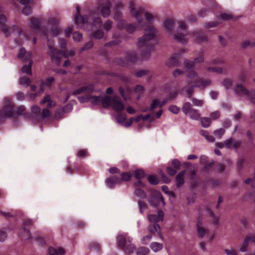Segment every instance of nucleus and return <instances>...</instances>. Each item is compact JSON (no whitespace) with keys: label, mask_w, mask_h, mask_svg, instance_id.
Masks as SVG:
<instances>
[{"label":"nucleus","mask_w":255,"mask_h":255,"mask_svg":"<svg viewBox=\"0 0 255 255\" xmlns=\"http://www.w3.org/2000/svg\"><path fill=\"white\" fill-rule=\"evenodd\" d=\"M134 2L133 0L129 1V11L132 17L134 18L140 24L141 28L146 32L142 37L138 39L136 43L138 48H143V54L142 58H146L148 54L149 49L152 47L151 41L155 38L156 30L152 24L155 19V16L152 13L144 10L142 8L134 7Z\"/></svg>","instance_id":"1"},{"label":"nucleus","mask_w":255,"mask_h":255,"mask_svg":"<svg viewBox=\"0 0 255 255\" xmlns=\"http://www.w3.org/2000/svg\"><path fill=\"white\" fill-rule=\"evenodd\" d=\"M178 26L176 33H173L174 21L171 19H167L164 22V26L165 30L170 34L173 35V38L176 41L184 44L188 42L186 36L190 33L187 30V26L185 23L182 21H178Z\"/></svg>","instance_id":"2"},{"label":"nucleus","mask_w":255,"mask_h":255,"mask_svg":"<svg viewBox=\"0 0 255 255\" xmlns=\"http://www.w3.org/2000/svg\"><path fill=\"white\" fill-rule=\"evenodd\" d=\"M45 36L47 37L48 40V47L47 51L48 54L51 57L52 61L54 62L57 66L61 64L60 59L61 56H63L65 58L71 57L75 54L74 51L70 50L67 52H60L55 49L54 47V42L53 41H50L48 39L49 36L47 33H45Z\"/></svg>","instance_id":"3"},{"label":"nucleus","mask_w":255,"mask_h":255,"mask_svg":"<svg viewBox=\"0 0 255 255\" xmlns=\"http://www.w3.org/2000/svg\"><path fill=\"white\" fill-rule=\"evenodd\" d=\"M132 240L127 234H119L117 238V242L119 247L124 248L125 252L131 253L135 250V246L131 243Z\"/></svg>","instance_id":"4"},{"label":"nucleus","mask_w":255,"mask_h":255,"mask_svg":"<svg viewBox=\"0 0 255 255\" xmlns=\"http://www.w3.org/2000/svg\"><path fill=\"white\" fill-rule=\"evenodd\" d=\"M235 93L239 97L248 99L252 103H255V92L248 91L242 85L238 84L234 88Z\"/></svg>","instance_id":"5"},{"label":"nucleus","mask_w":255,"mask_h":255,"mask_svg":"<svg viewBox=\"0 0 255 255\" xmlns=\"http://www.w3.org/2000/svg\"><path fill=\"white\" fill-rule=\"evenodd\" d=\"M7 18L5 15L3 14H0V25L2 32L7 37L10 36L11 32L14 33L17 35L21 34V32L18 30L17 27L15 25H12L8 28L6 25Z\"/></svg>","instance_id":"6"},{"label":"nucleus","mask_w":255,"mask_h":255,"mask_svg":"<svg viewBox=\"0 0 255 255\" xmlns=\"http://www.w3.org/2000/svg\"><path fill=\"white\" fill-rule=\"evenodd\" d=\"M104 108L110 106L114 110L120 112L124 110L125 106L122 102L117 97H107L104 100Z\"/></svg>","instance_id":"7"},{"label":"nucleus","mask_w":255,"mask_h":255,"mask_svg":"<svg viewBox=\"0 0 255 255\" xmlns=\"http://www.w3.org/2000/svg\"><path fill=\"white\" fill-rule=\"evenodd\" d=\"M160 202L163 205H165V203L161 193L158 191L154 192L149 199L150 205L153 207H157L160 204Z\"/></svg>","instance_id":"8"},{"label":"nucleus","mask_w":255,"mask_h":255,"mask_svg":"<svg viewBox=\"0 0 255 255\" xmlns=\"http://www.w3.org/2000/svg\"><path fill=\"white\" fill-rule=\"evenodd\" d=\"M76 13L75 14V20L76 23L80 27H82L85 25L88 24V18L85 16H79L80 12V7L78 5L76 6Z\"/></svg>","instance_id":"9"},{"label":"nucleus","mask_w":255,"mask_h":255,"mask_svg":"<svg viewBox=\"0 0 255 255\" xmlns=\"http://www.w3.org/2000/svg\"><path fill=\"white\" fill-rule=\"evenodd\" d=\"M10 99L5 98L4 101L7 102V104L3 107L1 111V115L2 116H5L10 117L13 114V105L11 102Z\"/></svg>","instance_id":"10"},{"label":"nucleus","mask_w":255,"mask_h":255,"mask_svg":"<svg viewBox=\"0 0 255 255\" xmlns=\"http://www.w3.org/2000/svg\"><path fill=\"white\" fill-rule=\"evenodd\" d=\"M20 3L24 5L22 9V13L25 15H28L32 12V8L29 4H33L32 0H18Z\"/></svg>","instance_id":"11"},{"label":"nucleus","mask_w":255,"mask_h":255,"mask_svg":"<svg viewBox=\"0 0 255 255\" xmlns=\"http://www.w3.org/2000/svg\"><path fill=\"white\" fill-rule=\"evenodd\" d=\"M110 1L107 0L104 3L101 4L100 6L98 7V9L100 10L103 17H107L110 15Z\"/></svg>","instance_id":"12"},{"label":"nucleus","mask_w":255,"mask_h":255,"mask_svg":"<svg viewBox=\"0 0 255 255\" xmlns=\"http://www.w3.org/2000/svg\"><path fill=\"white\" fill-rule=\"evenodd\" d=\"M187 70H189L187 72L186 76L187 78V82L189 84H194V85L196 84V82L198 81V75L197 72L191 70L190 69H187Z\"/></svg>","instance_id":"13"},{"label":"nucleus","mask_w":255,"mask_h":255,"mask_svg":"<svg viewBox=\"0 0 255 255\" xmlns=\"http://www.w3.org/2000/svg\"><path fill=\"white\" fill-rule=\"evenodd\" d=\"M150 222L156 223L159 221H162L164 218L163 212L159 210L157 212V214H150L147 217Z\"/></svg>","instance_id":"14"},{"label":"nucleus","mask_w":255,"mask_h":255,"mask_svg":"<svg viewBox=\"0 0 255 255\" xmlns=\"http://www.w3.org/2000/svg\"><path fill=\"white\" fill-rule=\"evenodd\" d=\"M144 172L141 169H137L134 171V177L138 180L137 182L134 183V186L136 187L138 185L144 186L143 183L141 182V179L144 177Z\"/></svg>","instance_id":"15"},{"label":"nucleus","mask_w":255,"mask_h":255,"mask_svg":"<svg viewBox=\"0 0 255 255\" xmlns=\"http://www.w3.org/2000/svg\"><path fill=\"white\" fill-rule=\"evenodd\" d=\"M107 98V96H90V101L93 105L101 104L104 107V100Z\"/></svg>","instance_id":"16"},{"label":"nucleus","mask_w":255,"mask_h":255,"mask_svg":"<svg viewBox=\"0 0 255 255\" xmlns=\"http://www.w3.org/2000/svg\"><path fill=\"white\" fill-rule=\"evenodd\" d=\"M66 251L61 247H50L48 249L49 255H64Z\"/></svg>","instance_id":"17"},{"label":"nucleus","mask_w":255,"mask_h":255,"mask_svg":"<svg viewBox=\"0 0 255 255\" xmlns=\"http://www.w3.org/2000/svg\"><path fill=\"white\" fill-rule=\"evenodd\" d=\"M204 60V57L201 56L197 58H196L194 61L190 62V61H186L184 62V67L185 69H190L195 67V64L197 63H201L203 62Z\"/></svg>","instance_id":"18"},{"label":"nucleus","mask_w":255,"mask_h":255,"mask_svg":"<svg viewBox=\"0 0 255 255\" xmlns=\"http://www.w3.org/2000/svg\"><path fill=\"white\" fill-rule=\"evenodd\" d=\"M94 90L92 85H88L87 86L82 87L75 91H74L72 94L74 95H79L82 93H89V92L93 91Z\"/></svg>","instance_id":"19"},{"label":"nucleus","mask_w":255,"mask_h":255,"mask_svg":"<svg viewBox=\"0 0 255 255\" xmlns=\"http://www.w3.org/2000/svg\"><path fill=\"white\" fill-rule=\"evenodd\" d=\"M107 186L110 188H113L115 185L121 184V180L118 177L113 176L106 180Z\"/></svg>","instance_id":"20"},{"label":"nucleus","mask_w":255,"mask_h":255,"mask_svg":"<svg viewBox=\"0 0 255 255\" xmlns=\"http://www.w3.org/2000/svg\"><path fill=\"white\" fill-rule=\"evenodd\" d=\"M211 81L209 79H200L196 82L195 86L201 89H204L211 84Z\"/></svg>","instance_id":"21"},{"label":"nucleus","mask_w":255,"mask_h":255,"mask_svg":"<svg viewBox=\"0 0 255 255\" xmlns=\"http://www.w3.org/2000/svg\"><path fill=\"white\" fill-rule=\"evenodd\" d=\"M31 56V54L30 52L26 51L24 48H21L19 50V54L17 57L20 59H22L24 60H28Z\"/></svg>","instance_id":"22"},{"label":"nucleus","mask_w":255,"mask_h":255,"mask_svg":"<svg viewBox=\"0 0 255 255\" xmlns=\"http://www.w3.org/2000/svg\"><path fill=\"white\" fill-rule=\"evenodd\" d=\"M195 87H196L195 86V85L190 87H184L181 90V94L183 96L190 98L193 94V90Z\"/></svg>","instance_id":"23"},{"label":"nucleus","mask_w":255,"mask_h":255,"mask_svg":"<svg viewBox=\"0 0 255 255\" xmlns=\"http://www.w3.org/2000/svg\"><path fill=\"white\" fill-rule=\"evenodd\" d=\"M225 146L227 148L233 147L236 148L240 145V142L238 141L233 140L231 138L228 139L225 141Z\"/></svg>","instance_id":"24"},{"label":"nucleus","mask_w":255,"mask_h":255,"mask_svg":"<svg viewBox=\"0 0 255 255\" xmlns=\"http://www.w3.org/2000/svg\"><path fill=\"white\" fill-rule=\"evenodd\" d=\"M185 173V171L179 173L176 177V186L178 187L182 186L184 183V177Z\"/></svg>","instance_id":"25"},{"label":"nucleus","mask_w":255,"mask_h":255,"mask_svg":"<svg viewBox=\"0 0 255 255\" xmlns=\"http://www.w3.org/2000/svg\"><path fill=\"white\" fill-rule=\"evenodd\" d=\"M190 35L197 43H202L207 40V38L204 35H197L194 32L191 33Z\"/></svg>","instance_id":"26"},{"label":"nucleus","mask_w":255,"mask_h":255,"mask_svg":"<svg viewBox=\"0 0 255 255\" xmlns=\"http://www.w3.org/2000/svg\"><path fill=\"white\" fill-rule=\"evenodd\" d=\"M194 109L192 105L189 102L185 103L182 107V111L186 115H189Z\"/></svg>","instance_id":"27"},{"label":"nucleus","mask_w":255,"mask_h":255,"mask_svg":"<svg viewBox=\"0 0 255 255\" xmlns=\"http://www.w3.org/2000/svg\"><path fill=\"white\" fill-rule=\"evenodd\" d=\"M163 247V244L157 242H152L150 245V249L154 252L156 253L161 250Z\"/></svg>","instance_id":"28"},{"label":"nucleus","mask_w":255,"mask_h":255,"mask_svg":"<svg viewBox=\"0 0 255 255\" xmlns=\"http://www.w3.org/2000/svg\"><path fill=\"white\" fill-rule=\"evenodd\" d=\"M197 230L198 235L200 237H203L208 232V230L202 227V224H200L199 222H198L197 224Z\"/></svg>","instance_id":"29"},{"label":"nucleus","mask_w":255,"mask_h":255,"mask_svg":"<svg viewBox=\"0 0 255 255\" xmlns=\"http://www.w3.org/2000/svg\"><path fill=\"white\" fill-rule=\"evenodd\" d=\"M200 134L203 135L208 141L213 142L215 141V138L212 135L210 134L207 130H201L200 131Z\"/></svg>","instance_id":"30"},{"label":"nucleus","mask_w":255,"mask_h":255,"mask_svg":"<svg viewBox=\"0 0 255 255\" xmlns=\"http://www.w3.org/2000/svg\"><path fill=\"white\" fill-rule=\"evenodd\" d=\"M30 26L35 30L39 29L40 27V22L39 20L34 17L31 18Z\"/></svg>","instance_id":"31"},{"label":"nucleus","mask_w":255,"mask_h":255,"mask_svg":"<svg viewBox=\"0 0 255 255\" xmlns=\"http://www.w3.org/2000/svg\"><path fill=\"white\" fill-rule=\"evenodd\" d=\"M166 65L168 67L177 66L178 65L177 58L175 57H170L166 62Z\"/></svg>","instance_id":"32"},{"label":"nucleus","mask_w":255,"mask_h":255,"mask_svg":"<svg viewBox=\"0 0 255 255\" xmlns=\"http://www.w3.org/2000/svg\"><path fill=\"white\" fill-rule=\"evenodd\" d=\"M19 236L23 240H27L31 238L30 232L25 228L20 231Z\"/></svg>","instance_id":"33"},{"label":"nucleus","mask_w":255,"mask_h":255,"mask_svg":"<svg viewBox=\"0 0 255 255\" xmlns=\"http://www.w3.org/2000/svg\"><path fill=\"white\" fill-rule=\"evenodd\" d=\"M150 253L148 248L144 247H141L137 249L136 252L137 255H148Z\"/></svg>","instance_id":"34"},{"label":"nucleus","mask_w":255,"mask_h":255,"mask_svg":"<svg viewBox=\"0 0 255 255\" xmlns=\"http://www.w3.org/2000/svg\"><path fill=\"white\" fill-rule=\"evenodd\" d=\"M46 103H47V107L49 108L55 106V103L51 100L50 97L48 95H46L40 102L41 104H43Z\"/></svg>","instance_id":"35"},{"label":"nucleus","mask_w":255,"mask_h":255,"mask_svg":"<svg viewBox=\"0 0 255 255\" xmlns=\"http://www.w3.org/2000/svg\"><path fill=\"white\" fill-rule=\"evenodd\" d=\"M187 116H189L191 119L194 120H198L201 117L199 111L196 109L192 110V111Z\"/></svg>","instance_id":"36"},{"label":"nucleus","mask_w":255,"mask_h":255,"mask_svg":"<svg viewBox=\"0 0 255 255\" xmlns=\"http://www.w3.org/2000/svg\"><path fill=\"white\" fill-rule=\"evenodd\" d=\"M250 242L249 237H246L243 241L242 246L240 248L241 252H245L247 251Z\"/></svg>","instance_id":"37"},{"label":"nucleus","mask_w":255,"mask_h":255,"mask_svg":"<svg viewBox=\"0 0 255 255\" xmlns=\"http://www.w3.org/2000/svg\"><path fill=\"white\" fill-rule=\"evenodd\" d=\"M31 66H32V63L31 62H30L29 64L28 65H24L22 68H21V71L23 73H24L27 75H31Z\"/></svg>","instance_id":"38"},{"label":"nucleus","mask_w":255,"mask_h":255,"mask_svg":"<svg viewBox=\"0 0 255 255\" xmlns=\"http://www.w3.org/2000/svg\"><path fill=\"white\" fill-rule=\"evenodd\" d=\"M31 83L30 80L26 77H21L18 81V83L20 85L27 87Z\"/></svg>","instance_id":"39"},{"label":"nucleus","mask_w":255,"mask_h":255,"mask_svg":"<svg viewBox=\"0 0 255 255\" xmlns=\"http://www.w3.org/2000/svg\"><path fill=\"white\" fill-rule=\"evenodd\" d=\"M127 119V115L125 114H118L116 118L117 123L120 124H123Z\"/></svg>","instance_id":"40"},{"label":"nucleus","mask_w":255,"mask_h":255,"mask_svg":"<svg viewBox=\"0 0 255 255\" xmlns=\"http://www.w3.org/2000/svg\"><path fill=\"white\" fill-rule=\"evenodd\" d=\"M144 89L143 87L140 85H137L134 89V93L137 95V99L139 98L140 95L144 93Z\"/></svg>","instance_id":"41"},{"label":"nucleus","mask_w":255,"mask_h":255,"mask_svg":"<svg viewBox=\"0 0 255 255\" xmlns=\"http://www.w3.org/2000/svg\"><path fill=\"white\" fill-rule=\"evenodd\" d=\"M201 124L203 127L207 128L211 125V120L209 118H202L201 119Z\"/></svg>","instance_id":"42"},{"label":"nucleus","mask_w":255,"mask_h":255,"mask_svg":"<svg viewBox=\"0 0 255 255\" xmlns=\"http://www.w3.org/2000/svg\"><path fill=\"white\" fill-rule=\"evenodd\" d=\"M160 227L158 224H154L153 225H150L148 228V231L151 234H154L155 232H158V230H159Z\"/></svg>","instance_id":"43"},{"label":"nucleus","mask_w":255,"mask_h":255,"mask_svg":"<svg viewBox=\"0 0 255 255\" xmlns=\"http://www.w3.org/2000/svg\"><path fill=\"white\" fill-rule=\"evenodd\" d=\"M158 107H161L160 102L158 99H155L151 103L150 110L153 111Z\"/></svg>","instance_id":"44"},{"label":"nucleus","mask_w":255,"mask_h":255,"mask_svg":"<svg viewBox=\"0 0 255 255\" xmlns=\"http://www.w3.org/2000/svg\"><path fill=\"white\" fill-rule=\"evenodd\" d=\"M233 81L230 79H226L222 82V85L226 89H228L232 87Z\"/></svg>","instance_id":"45"},{"label":"nucleus","mask_w":255,"mask_h":255,"mask_svg":"<svg viewBox=\"0 0 255 255\" xmlns=\"http://www.w3.org/2000/svg\"><path fill=\"white\" fill-rule=\"evenodd\" d=\"M241 45L243 48H246L249 46L255 47V41L246 40L242 43Z\"/></svg>","instance_id":"46"},{"label":"nucleus","mask_w":255,"mask_h":255,"mask_svg":"<svg viewBox=\"0 0 255 255\" xmlns=\"http://www.w3.org/2000/svg\"><path fill=\"white\" fill-rule=\"evenodd\" d=\"M134 194L136 196L140 198H145L146 197L145 193L142 190L139 189H136Z\"/></svg>","instance_id":"47"},{"label":"nucleus","mask_w":255,"mask_h":255,"mask_svg":"<svg viewBox=\"0 0 255 255\" xmlns=\"http://www.w3.org/2000/svg\"><path fill=\"white\" fill-rule=\"evenodd\" d=\"M50 115V112L47 108H44L42 111L41 115L38 116V119L40 121L42 118H47Z\"/></svg>","instance_id":"48"},{"label":"nucleus","mask_w":255,"mask_h":255,"mask_svg":"<svg viewBox=\"0 0 255 255\" xmlns=\"http://www.w3.org/2000/svg\"><path fill=\"white\" fill-rule=\"evenodd\" d=\"M224 133L225 130L222 128H220L218 129L215 130L213 132V134H214V135L218 138H221L222 136V135L224 134Z\"/></svg>","instance_id":"49"},{"label":"nucleus","mask_w":255,"mask_h":255,"mask_svg":"<svg viewBox=\"0 0 255 255\" xmlns=\"http://www.w3.org/2000/svg\"><path fill=\"white\" fill-rule=\"evenodd\" d=\"M83 38L82 34L79 32H75L73 33V39L76 42H80Z\"/></svg>","instance_id":"50"},{"label":"nucleus","mask_w":255,"mask_h":255,"mask_svg":"<svg viewBox=\"0 0 255 255\" xmlns=\"http://www.w3.org/2000/svg\"><path fill=\"white\" fill-rule=\"evenodd\" d=\"M92 25L95 27H100L102 25V19L100 17H95L92 22Z\"/></svg>","instance_id":"51"},{"label":"nucleus","mask_w":255,"mask_h":255,"mask_svg":"<svg viewBox=\"0 0 255 255\" xmlns=\"http://www.w3.org/2000/svg\"><path fill=\"white\" fill-rule=\"evenodd\" d=\"M193 104L196 107H202L204 104V101L193 98L191 100Z\"/></svg>","instance_id":"52"},{"label":"nucleus","mask_w":255,"mask_h":255,"mask_svg":"<svg viewBox=\"0 0 255 255\" xmlns=\"http://www.w3.org/2000/svg\"><path fill=\"white\" fill-rule=\"evenodd\" d=\"M126 59L128 61H130L133 63H135L137 61L136 55L133 52L128 54L127 55Z\"/></svg>","instance_id":"53"},{"label":"nucleus","mask_w":255,"mask_h":255,"mask_svg":"<svg viewBox=\"0 0 255 255\" xmlns=\"http://www.w3.org/2000/svg\"><path fill=\"white\" fill-rule=\"evenodd\" d=\"M148 180L150 184L153 185H156L159 182L158 178L155 175L149 176Z\"/></svg>","instance_id":"54"},{"label":"nucleus","mask_w":255,"mask_h":255,"mask_svg":"<svg viewBox=\"0 0 255 255\" xmlns=\"http://www.w3.org/2000/svg\"><path fill=\"white\" fill-rule=\"evenodd\" d=\"M131 175L129 172H124L121 175V179L124 181H128L130 180Z\"/></svg>","instance_id":"55"},{"label":"nucleus","mask_w":255,"mask_h":255,"mask_svg":"<svg viewBox=\"0 0 255 255\" xmlns=\"http://www.w3.org/2000/svg\"><path fill=\"white\" fill-rule=\"evenodd\" d=\"M60 31V29L58 27L53 26L51 29L50 35L52 37H55L58 35Z\"/></svg>","instance_id":"56"},{"label":"nucleus","mask_w":255,"mask_h":255,"mask_svg":"<svg viewBox=\"0 0 255 255\" xmlns=\"http://www.w3.org/2000/svg\"><path fill=\"white\" fill-rule=\"evenodd\" d=\"M94 36L96 39H101L104 36V32L101 30H98L94 33Z\"/></svg>","instance_id":"57"},{"label":"nucleus","mask_w":255,"mask_h":255,"mask_svg":"<svg viewBox=\"0 0 255 255\" xmlns=\"http://www.w3.org/2000/svg\"><path fill=\"white\" fill-rule=\"evenodd\" d=\"M93 42L92 41H89L88 42L86 43L84 45V46L80 49V51H83L84 50L90 49L93 47Z\"/></svg>","instance_id":"58"},{"label":"nucleus","mask_w":255,"mask_h":255,"mask_svg":"<svg viewBox=\"0 0 255 255\" xmlns=\"http://www.w3.org/2000/svg\"><path fill=\"white\" fill-rule=\"evenodd\" d=\"M58 44L61 49H65L67 46V42L65 39L62 38H59Z\"/></svg>","instance_id":"59"},{"label":"nucleus","mask_w":255,"mask_h":255,"mask_svg":"<svg viewBox=\"0 0 255 255\" xmlns=\"http://www.w3.org/2000/svg\"><path fill=\"white\" fill-rule=\"evenodd\" d=\"M112 26V22L110 20L106 21L103 24V27L106 31L110 30Z\"/></svg>","instance_id":"60"},{"label":"nucleus","mask_w":255,"mask_h":255,"mask_svg":"<svg viewBox=\"0 0 255 255\" xmlns=\"http://www.w3.org/2000/svg\"><path fill=\"white\" fill-rule=\"evenodd\" d=\"M210 116L211 119L213 120H215L219 118L220 117V113L217 111L213 112H212L210 114Z\"/></svg>","instance_id":"61"},{"label":"nucleus","mask_w":255,"mask_h":255,"mask_svg":"<svg viewBox=\"0 0 255 255\" xmlns=\"http://www.w3.org/2000/svg\"><path fill=\"white\" fill-rule=\"evenodd\" d=\"M172 165L175 169H179L181 166L180 162L177 159H174L172 160Z\"/></svg>","instance_id":"62"},{"label":"nucleus","mask_w":255,"mask_h":255,"mask_svg":"<svg viewBox=\"0 0 255 255\" xmlns=\"http://www.w3.org/2000/svg\"><path fill=\"white\" fill-rule=\"evenodd\" d=\"M127 31L129 33H133L135 30V25L132 24H129L126 26Z\"/></svg>","instance_id":"63"},{"label":"nucleus","mask_w":255,"mask_h":255,"mask_svg":"<svg viewBox=\"0 0 255 255\" xmlns=\"http://www.w3.org/2000/svg\"><path fill=\"white\" fill-rule=\"evenodd\" d=\"M220 18L222 20H227L232 18V16L229 13H223L220 14Z\"/></svg>","instance_id":"64"}]
</instances>
